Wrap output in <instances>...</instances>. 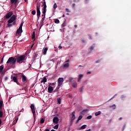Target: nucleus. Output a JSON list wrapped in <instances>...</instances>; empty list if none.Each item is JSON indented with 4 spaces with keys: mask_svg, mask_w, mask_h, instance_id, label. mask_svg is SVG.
I'll return each mask as SVG.
<instances>
[{
    "mask_svg": "<svg viewBox=\"0 0 131 131\" xmlns=\"http://www.w3.org/2000/svg\"><path fill=\"white\" fill-rule=\"evenodd\" d=\"M91 72H87L86 74H91Z\"/></svg>",
    "mask_w": 131,
    "mask_h": 131,
    "instance_id": "obj_54",
    "label": "nucleus"
},
{
    "mask_svg": "<svg viewBox=\"0 0 131 131\" xmlns=\"http://www.w3.org/2000/svg\"><path fill=\"white\" fill-rule=\"evenodd\" d=\"M23 24H24V21H22V23L20 24V25L19 27L20 29H22V27H23Z\"/></svg>",
    "mask_w": 131,
    "mask_h": 131,
    "instance_id": "obj_35",
    "label": "nucleus"
},
{
    "mask_svg": "<svg viewBox=\"0 0 131 131\" xmlns=\"http://www.w3.org/2000/svg\"><path fill=\"white\" fill-rule=\"evenodd\" d=\"M82 42H85V40H82Z\"/></svg>",
    "mask_w": 131,
    "mask_h": 131,
    "instance_id": "obj_63",
    "label": "nucleus"
},
{
    "mask_svg": "<svg viewBox=\"0 0 131 131\" xmlns=\"http://www.w3.org/2000/svg\"><path fill=\"white\" fill-rule=\"evenodd\" d=\"M20 112H24V108H22Z\"/></svg>",
    "mask_w": 131,
    "mask_h": 131,
    "instance_id": "obj_53",
    "label": "nucleus"
},
{
    "mask_svg": "<svg viewBox=\"0 0 131 131\" xmlns=\"http://www.w3.org/2000/svg\"><path fill=\"white\" fill-rule=\"evenodd\" d=\"M18 0H10V3L11 4H14L15 6H17V3H18Z\"/></svg>",
    "mask_w": 131,
    "mask_h": 131,
    "instance_id": "obj_16",
    "label": "nucleus"
},
{
    "mask_svg": "<svg viewBox=\"0 0 131 131\" xmlns=\"http://www.w3.org/2000/svg\"><path fill=\"white\" fill-rule=\"evenodd\" d=\"M30 108L32 110V113L35 112V107L34 106V104H31Z\"/></svg>",
    "mask_w": 131,
    "mask_h": 131,
    "instance_id": "obj_12",
    "label": "nucleus"
},
{
    "mask_svg": "<svg viewBox=\"0 0 131 131\" xmlns=\"http://www.w3.org/2000/svg\"><path fill=\"white\" fill-rule=\"evenodd\" d=\"M42 17H46V14H44L43 13H42Z\"/></svg>",
    "mask_w": 131,
    "mask_h": 131,
    "instance_id": "obj_55",
    "label": "nucleus"
},
{
    "mask_svg": "<svg viewBox=\"0 0 131 131\" xmlns=\"http://www.w3.org/2000/svg\"><path fill=\"white\" fill-rule=\"evenodd\" d=\"M22 77V81L23 82H25V81H26V80H27V78H26V76H25V75H21Z\"/></svg>",
    "mask_w": 131,
    "mask_h": 131,
    "instance_id": "obj_15",
    "label": "nucleus"
},
{
    "mask_svg": "<svg viewBox=\"0 0 131 131\" xmlns=\"http://www.w3.org/2000/svg\"><path fill=\"white\" fill-rule=\"evenodd\" d=\"M47 52H48V48H45L42 50V53L44 54V55H46L47 54Z\"/></svg>",
    "mask_w": 131,
    "mask_h": 131,
    "instance_id": "obj_18",
    "label": "nucleus"
},
{
    "mask_svg": "<svg viewBox=\"0 0 131 131\" xmlns=\"http://www.w3.org/2000/svg\"><path fill=\"white\" fill-rule=\"evenodd\" d=\"M110 108H113V109H115V108H116V105H115V104H113V105L110 106Z\"/></svg>",
    "mask_w": 131,
    "mask_h": 131,
    "instance_id": "obj_30",
    "label": "nucleus"
},
{
    "mask_svg": "<svg viewBox=\"0 0 131 131\" xmlns=\"http://www.w3.org/2000/svg\"><path fill=\"white\" fill-rule=\"evenodd\" d=\"M53 128H54V129H58V128H59V124H56L55 126L53 127Z\"/></svg>",
    "mask_w": 131,
    "mask_h": 131,
    "instance_id": "obj_26",
    "label": "nucleus"
},
{
    "mask_svg": "<svg viewBox=\"0 0 131 131\" xmlns=\"http://www.w3.org/2000/svg\"><path fill=\"white\" fill-rule=\"evenodd\" d=\"M80 128H81V129H84L86 128V125H82Z\"/></svg>",
    "mask_w": 131,
    "mask_h": 131,
    "instance_id": "obj_25",
    "label": "nucleus"
},
{
    "mask_svg": "<svg viewBox=\"0 0 131 131\" xmlns=\"http://www.w3.org/2000/svg\"><path fill=\"white\" fill-rule=\"evenodd\" d=\"M2 119H0V125H1V124H2Z\"/></svg>",
    "mask_w": 131,
    "mask_h": 131,
    "instance_id": "obj_59",
    "label": "nucleus"
},
{
    "mask_svg": "<svg viewBox=\"0 0 131 131\" xmlns=\"http://www.w3.org/2000/svg\"><path fill=\"white\" fill-rule=\"evenodd\" d=\"M3 62H4V57H3L1 60V63H3Z\"/></svg>",
    "mask_w": 131,
    "mask_h": 131,
    "instance_id": "obj_52",
    "label": "nucleus"
},
{
    "mask_svg": "<svg viewBox=\"0 0 131 131\" xmlns=\"http://www.w3.org/2000/svg\"><path fill=\"white\" fill-rule=\"evenodd\" d=\"M59 49H62V46H59Z\"/></svg>",
    "mask_w": 131,
    "mask_h": 131,
    "instance_id": "obj_64",
    "label": "nucleus"
},
{
    "mask_svg": "<svg viewBox=\"0 0 131 131\" xmlns=\"http://www.w3.org/2000/svg\"><path fill=\"white\" fill-rule=\"evenodd\" d=\"M41 82H44V83H46L47 82V78L46 77H44L41 80Z\"/></svg>",
    "mask_w": 131,
    "mask_h": 131,
    "instance_id": "obj_17",
    "label": "nucleus"
},
{
    "mask_svg": "<svg viewBox=\"0 0 131 131\" xmlns=\"http://www.w3.org/2000/svg\"><path fill=\"white\" fill-rule=\"evenodd\" d=\"M82 77H83V75L80 74L79 75V76L78 77V80L77 81L78 82H79V81H80L81 78H82Z\"/></svg>",
    "mask_w": 131,
    "mask_h": 131,
    "instance_id": "obj_14",
    "label": "nucleus"
},
{
    "mask_svg": "<svg viewBox=\"0 0 131 131\" xmlns=\"http://www.w3.org/2000/svg\"><path fill=\"white\" fill-rule=\"evenodd\" d=\"M3 70H4V65L1 66H0V71H1V72H2Z\"/></svg>",
    "mask_w": 131,
    "mask_h": 131,
    "instance_id": "obj_32",
    "label": "nucleus"
},
{
    "mask_svg": "<svg viewBox=\"0 0 131 131\" xmlns=\"http://www.w3.org/2000/svg\"><path fill=\"white\" fill-rule=\"evenodd\" d=\"M25 58H26V56L25 55H22L20 56H17L15 58V62H17V63H19V64L25 63Z\"/></svg>",
    "mask_w": 131,
    "mask_h": 131,
    "instance_id": "obj_2",
    "label": "nucleus"
},
{
    "mask_svg": "<svg viewBox=\"0 0 131 131\" xmlns=\"http://www.w3.org/2000/svg\"><path fill=\"white\" fill-rule=\"evenodd\" d=\"M43 6V7L42 10V13L45 15L46 13H47V4H46V2H44Z\"/></svg>",
    "mask_w": 131,
    "mask_h": 131,
    "instance_id": "obj_6",
    "label": "nucleus"
},
{
    "mask_svg": "<svg viewBox=\"0 0 131 131\" xmlns=\"http://www.w3.org/2000/svg\"><path fill=\"white\" fill-rule=\"evenodd\" d=\"M11 79H12L13 81H14V82H16V83H17V84H19V82H18V77H16L15 76H13L11 75Z\"/></svg>",
    "mask_w": 131,
    "mask_h": 131,
    "instance_id": "obj_5",
    "label": "nucleus"
},
{
    "mask_svg": "<svg viewBox=\"0 0 131 131\" xmlns=\"http://www.w3.org/2000/svg\"><path fill=\"white\" fill-rule=\"evenodd\" d=\"M45 131H50V129H45Z\"/></svg>",
    "mask_w": 131,
    "mask_h": 131,
    "instance_id": "obj_62",
    "label": "nucleus"
},
{
    "mask_svg": "<svg viewBox=\"0 0 131 131\" xmlns=\"http://www.w3.org/2000/svg\"><path fill=\"white\" fill-rule=\"evenodd\" d=\"M88 111V109L83 110L82 112L81 113H83L84 112H86Z\"/></svg>",
    "mask_w": 131,
    "mask_h": 131,
    "instance_id": "obj_42",
    "label": "nucleus"
},
{
    "mask_svg": "<svg viewBox=\"0 0 131 131\" xmlns=\"http://www.w3.org/2000/svg\"><path fill=\"white\" fill-rule=\"evenodd\" d=\"M82 118V115H80V116L78 117V120H81Z\"/></svg>",
    "mask_w": 131,
    "mask_h": 131,
    "instance_id": "obj_36",
    "label": "nucleus"
},
{
    "mask_svg": "<svg viewBox=\"0 0 131 131\" xmlns=\"http://www.w3.org/2000/svg\"><path fill=\"white\" fill-rule=\"evenodd\" d=\"M40 123H45V119L43 118H41L40 121Z\"/></svg>",
    "mask_w": 131,
    "mask_h": 131,
    "instance_id": "obj_31",
    "label": "nucleus"
},
{
    "mask_svg": "<svg viewBox=\"0 0 131 131\" xmlns=\"http://www.w3.org/2000/svg\"><path fill=\"white\" fill-rule=\"evenodd\" d=\"M95 45L94 43V44H93V45L91 47V48H90V51H91V52H93V50H94V49L95 48Z\"/></svg>",
    "mask_w": 131,
    "mask_h": 131,
    "instance_id": "obj_21",
    "label": "nucleus"
},
{
    "mask_svg": "<svg viewBox=\"0 0 131 131\" xmlns=\"http://www.w3.org/2000/svg\"><path fill=\"white\" fill-rule=\"evenodd\" d=\"M31 38H32V39H34V38H35V32L34 31L33 32Z\"/></svg>",
    "mask_w": 131,
    "mask_h": 131,
    "instance_id": "obj_22",
    "label": "nucleus"
},
{
    "mask_svg": "<svg viewBox=\"0 0 131 131\" xmlns=\"http://www.w3.org/2000/svg\"><path fill=\"white\" fill-rule=\"evenodd\" d=\"M33 117H34V122H35L36 119V113H35V112H33Z\"/></svg>",
    "mask_w": 131,
    "mask_h": 131,
    "instance_id": "obj_19",
    "label": "nucleus"
},
{
    "mask_svg": "<svg viewBox=\"0 0 131 131\" xmlns=\"http://www.w3.org/2000/svg\"><path fill=\"white\" fill-rule=\"evenodd\" d=\"M88 111V109L83 110L82 112L81 113H83L84 112H86Z\"/></svg>",
    "mask_w": 131,
    "mask_h": 131,
    "instance_id": "obj_43",
    "label": "nucleus"
},
{
    "mask_svg": "<svg viewBox=\"0 0 131 131\" xmlns=\"http://www.w3.org/2000/svg\"><path fill=\"white\" fill-rule=\"evenodd\" d=\"M72 86L73 88H77V83H74L72 84Z\"/></svg>",
    "mask_w": 131,
    "mask_h": 131,
    "instance_id": "obj_28",
    "label": "nucleus"
},
{
    "mask_svg": "<svg viewBox=\"0 0 131 131\" xmlns=\"http://www.w3.org/2000/svg\"><path fill=\"white\" fill-rule=\"evenodd\" d=\"M66 12H67V13H70V11L68 8H66Z\"/></svg>",
    "mask_w": 131,
    "mask_h": 131,
    "instance_id": "obj_41",
    "label": "nucleus"
},
{
    "mask_svg": "<svg viewBox=\"0 0 131 131\" xmlns=\"http://www.w3.org/2000/svg\"><path fill=\"white\" fill-rule=\"evenodd\" d=\"M100 114H101V111H98L95 113V116H98V115H100Z\"/></svg>",
    "mask_w": 131,
    "mask_h": 131,
    "instance_id": "obj_23",
    "label": "nucleus"
},
{
    "mask_svg": "<svg viewBox=\"0 0 131 131\" xmlns=\"http://www.w3.org/2000/svg\"><path fill=\"white\" fill-rule=\"evenodd\" d=\"M40 3L37 2L36 7V10H37V16L38 19H39L40 17Z\"/></svg>",
    "mask_w": 131,
    "mask_h": 131,
    "instance_id": "obj_3",
    "label": "nucleus"
},
{
    "mask_svg": "<svg viewBox=\"0 0 131 131\" xmlns=\"http://www.w3.org/2000/svg\"><path fill=\"white\" fill-rule=\"evenodd\" d=\"M69 81L70 82H71L72 81H73V78H70L69 79Z\"/></svg>",
    "mask_w": 131,
    "mask_h": 131,
    "instance_id": "obj_44",
    "label": "nucleus"
},
{
    "mask_svg": "<svg viewBox=\"0 0 131 131\" xmlns=\"http://www.w3.org/2000/svg\"><path fill=\"white\" fill-rule=\"evenodd\" d=\"M57 102H58V104H61V98H58Z\"/></svg>",
    "mask_w": 131,
    "mask_h": 131,
    "instance_id": "obj_38",
    "label": "nucleus"
},
{
    "mask_svg": "<svg viewBox=\"0 0 131 131\" xmlns=\"http://www.w3.org/2000/svg\"><path fill=\"white\" fill-rule=\"evenodd\" d=\"M79 121V120L77 119V121L75 122L76 124H77V123H78V122Z\"/></svg>",
    "mask_w": 131,
    "mask_h": 131,
    "instance_id": "obj_49",
    "label": "nucleus"
},
{
    "mask_svg": "<svg viewBox=\"0 0 131 131\" xmlns=\"http://www.w3.org/2000/svg\"><path fill=\"white\" fill-rule=\"evenodd\" d=\"M89 39H92V36L91 35H89Z\"/></svg>",
    "mask_w": 131,
    "mask_h": 131,
    "instance_id": "obj_48",
    "label": "nucleus"
},
{
    "mask_svg": "<svg viewBox=\"0 0 131 131\" xmlns=\"http://www.w3.org/2000/svg\"><path fill=\"white\" fill-rule=\"evenodd\" d=\"M22 32H23V30H22L21 28L20 29V28H19L16 31V34H20V33H22Z\"/></svg>",
    "mask_w": 131,
    "mask_h": 131,
    "instance_id": "obj_13",
    "label": "nucleus"
},
{
    "mask_svg": "<svg viewBox=\"0 0 131 131\" xmlns=\"http://www.w3.org/2000/svg\"><path fill=\"white\" fill-rule=\"evenodd\" d=\"M71 122H73L74 121V119H75V112H73L71 113Z\"/></svg>",
    "mask_w": 131,
    "mask_h": 131,
    "instance_id": "obj_9",
    "label": "nucleus"
},
{
    "mask_svg": "<svg viewBox=\"0 0 131 131\" xmlns=\"http://www.w3.org/2000/svg\"><path fill=\"white\" fill-rule=\"evenodd\" d=\"M63 81H64V78H59L58 79V86H61L63 83Z\"/></svg>",
    "mask_w": 131,
    "mask_h": 131,
    "instance_id": "obj_7",
    "label": "nucleus"
},
{
    "mask_svg": "<svg viewBox=\"0 0 131 131\" xmlns=\"http://www.w3.org/2000/svg\"><path fill=\"white\" fill-rule=\"evenodd\" d=\"M72 8H74V7H75V4H74V3L72 4Z\"/></svg>",
    "mask_w": 131,
    "mask_h": 131,
    "instance_id": "obj_46",
    "label": "nucleus"
},
{
    "mask_svg": "<svg viewBox=\"0 0 131 131\" xmlns=\"http://www.w3.org/2000/svg\"><path fill=\"white\" fill-rule=\"evenodd\" d=\"M74 3H77L79 2V0H73Z\"/></svg>",
    "mask_w": 131,
    "mask_h": 131,
    "instance_id": "obj_47",
    "label": "nucleus"
},
{
    "mask_svg": "<svg viewBox=\"0 0 131 131\" xmlns=\"http://www.w3.org/2000/svg\"><path fill=\"white\" fill-rule=\"evenodd\" d=\"M53 123H55V124H57L59 122V118L57 117H55L53 119Z\"/></svg>",
    "mask_w": 131,
    "mask_h": 131,
    "instance_id": "obj_11",
    "label": "nucleus"
},
{
    "mask_svg": "<svg viewBox=\"0 0 131 131\" xmlns=\"http://www.w3.org/2000/svg\"><path fill=\"white\" fill-rule=\"evenodd\" d=\"M37 57V55L35 54L34 56V58H36Z\"/></svg>",
    "mask_w": 131,
    "mask_h": 131,
    "instance_id": "obj_58",
    "label": "nucleus"
},
{
    "mask_svg": "<svg viewBox=\"0 0 131 131\" xmlns=\"http://www.w3.org/2000/svg\"><path fill=\"white\" fill-rule=\"evenodd\" d=\"M122 119V117H120L118 119V120H121Z\"/></svg>",
    "mask_w": 131,
    "mask_h": 131,
    "instance_id": "obj_57",
    "label": "nucleus"
},
{
    "mask_svg": "<svg viewBox=\"0 0 131 131\" xmlns=\"http://www.w3.org/2000/svg\"><path fill=\"white\" fill-rule=\"evenodd\" d=\"M7 64L11 63V65H15L16 64V58L15 57H10L7 61Z\"/></svg>",
    "mask_w": 131,
    "mask_h": 131,
    "instance_id": "obj_4",
    "label": "nucleus"
},
{
    "mask_svg": "<svg viewBox=\"0 0 131 131\" xmlns=\"http://www.w3.org/2000/svg\"><path fill=\"white\" fill-rule=\"evenodd\" d=\"M124 128H125V124H124L123 125V128L122 129V131H124Z\"/></svg>",
    "mask_w": 131,
    "mask_h": 131,
    "instance_id": "obj_45",
    "label": "nucleus"
},
{
    "mask_svg": "<svg viewBox=\"0 0 131 131\" xmlns=\"http://www.w3.org/2000/svg\"><path fill=\"white\" fill-rule=\"evenodd\" d=\"M77 27V25H74V28H76Z\"/></svg>",
    "mask_w": 131,
    "mask_h": 131,
    "instance_id": "obj_60",
    "label": "nucleus"
},
{
    "mask_svg": "<svg viewBox=\"0 0 131 131\" xmlns=\"http://www.w3.org/2000/svg\"><path fill=\"white\" fill-rule=\"evenodd\" d=\"M48 93L50 94H52L53 93V91H54V89L51 85H49L48 89Z\"/></svg>",
    "mask_w": 131,
    "mask_h": 131,
    "instance_id": "obj_10",
    "label": "nucleus"
},
{
    "mask_svg": "<svg viewBox=\"0 0 131 131\" xmlns=\"http://www.w3.org/2000/svg\"><path fill=\"white\" fill-rule=\"evenodd\" d=\"M9 78L8 77H5L4 79H5V80H8Z\"/></svg>",
    "mask_w": 131,
    "mask_h": 131,
    "instance_id": "obj_50",
    "label": "nucleus"
},
{
    "mask_svg": "<svg viewBox=\"0 0 131 131\" xmlns=\"http://www.w3.org/2000/svg\"><path fill=\"white\" fill-rule=\"evenodd\" d=\"M92 116H88L86 117V119H92Z\"/></svg>",
    "mask_w": 131,
    "mask_h": 131,
    "instance_id": "obj_40",
    "label": "nucleus"
},
{
    "mask_svg": "<svg viewBox=\"0 0 131 131\" xmlns=\"http://www.w3.org/2000/svg\"><path fill=\"white\" fill-rule=\"evenodd\" d=\"M63 67H64V68H68V67H69V63H67L64 64L63 65Z\"/></svg>",
    "mask_w": 131,
    "mask_h": 131,
    "instance_id": "obj_24",
    "label": "nucleus"
},
{
    "mask_svg": "<svg viewBox=\"0 0 131 131\" xmlns=\"http://www.w3.org/2000/svg\"><path fill=\"white\" fill-rule=\"evenodd\" d=\"M82 92H83V86H82V87L80 89V93H82Z\"/></svg>",
    "mask_w": 131,
    "mask_h": 131,
    "instance_id": "obj_39",
    "label": "nucleus"
},
{
    "mask_svg": "<svg viewBox=\"0 0 131 131\" xmlns=\"http://www.w3.org/2000/svg\"><path fill=\"white\" fill-rule=\"evenodd\" d=\"M45 19H46V16H44L42 19L43 20V21H45Z\"/></svg>",
    "mask_w": 131,
    "mask_h": 131,
    "instance_id": "obj_56",
    "label": "nucleus"
},
{
    "mask_svg": "<svg viewBox=\"0 0 131 131\" xmlns=\"http://www.w3.org/2000/svg\"><path fill=\"white\" fill-rule=\"evenodd\" d=\"M99 62H100L99 60H97V61H96L95 62V63H99Z\"/></svg>",
    "mask_w": 131,
    "mask_h": 131,
    "instance_id": "obj_61",
    "label": "nucleus"
},
{
    "mask_svg": "<svg viewBox=\"0 0 131 131\" xmlns=\"http://www.w3.org/2000/svg\"><path fill=\"white\" fill-rule=\"evenodd\" d=\"M16 19H17V16L15 15H12V16L8 20L7 27H12V26H15L16 25Z\"/></svg>",
    "mask_w": 131,
    "mask_h": 131,
    "instance_id": "obj_1",
    "label": "nucleus"
},
{
    "mask_svg": "<svg viewBox=\"0 0 131 131\" xmlns=\"http://www.w3.org/2000/svg\"><path fill=\"white\" fill-rule=\"evenodd\" d=\"M18 118H15L16 123H17V122L18 121Z\"/></svg>",
    "mask_w": 131,
    "mask_h": 131,
    "instance_id": "obj_51",
    "label": "nucleus"
},
{
    "mask_svg": "<svg viewBox=\"0 0 131 131\" xmlns=\"http://www.w3.org/2000/svg\"><path fill=\"white\" fill-rule=\"evenodd\" d=\"M57 7H58V6H57V4L54 3L53 5V9H54V10H56V9H57Z\"/></svg>",
    "mask_w": 131,
    "mask_h": 131,
    "instance_id": "obj_29",
    "label": "nucleus"
},
{
    "mask_svg": "<svg viewBox=\"0 0 131 131\" xmlns=\"http://www.w3.org/2000/svg\"><path fill=\"white\" fill-rule=\"evenodd\" d=\"M4 104V101L3 100L0 101V110H2L3 108V105Z\"/></svg>",
    "mask_w": 131,
    "mask_h": 131,
    "instance_id": "obj_20",
    "label": "nucleus"
},
{
    "mask_svg": "<svg viewBox=\"0 0 131 131\" xmlns=\"http://www.w3.org/2000/svg\"><path fill=\"white\" fill-rule=\"evenodd\" d=\"M67 97L68 98H70L71 99H72V95H71V94H68V95H67Z\"/></svg>",
    "mask_w": 131,
    "mask_h": 131,
    "instance_id": "obj_37",
    "label": "nucleus"
},
{
    "mask_svg": "<svg viewBox=\"0 0 131 131\" xmlns=\"http://www.w3.org/2000/svg\"><path fill=\"white\" fill-rule=\"evenodd\" d=\"M31 14L32 15H35V14H36V11L35 10H34L32 11Z\"/></svg>",
    "mask_w": 131,
    "mask_h": 131,
    "instance_id": "obj_33",
    "label": "nucleus"
},
{
    "mask_svg": "<svg viewBox=\"0 0 131 131\" xmlns=\"http://www.w3.org/2000/svg\"><path fill=\"white\" fill-rule=\"evenodd\" d=\"M55 23H56V24H59V23H60V20H59V19H57L55 20Z\"/></svg>",
    "mask_w": 131,
    "mask_h": 131,
    "instance_id": "obj_34",
    "label": "nucleus"
},
{
    "mask_svg": "<svg viewBox=\"0 0 131 131\" xmlns=\"http://www.w3.org/2000/svg\"><path fill=\"white\" fill-rule=\"evenodd\" d=\"M3 116H4V113H3V111H0V118H3Z\"/></svg>",
    "mask_w": 131,
    "mask_h": 131,
    "instance_id": "obj_27",
    "label": "nucleus"
},
{
    "mask_svg": "<svg viewBox=\"0 0 131 131\" xmlns=\"http://www.w3.org/2000/svg\"><path fill=\"white\" fill-rule=\"evenodd\" d=\"M13 15V12H9V13H7V14L5 16V18L6 19H10L11 17H12V15Z\"/></svg>",
    "mask_w": 131,
    "mask_h": 131,
    "instance_id": "obj_8",
    "label": "nucleus"
}]
</instances>
